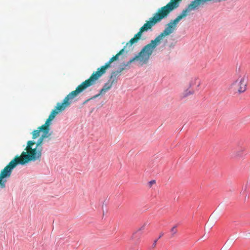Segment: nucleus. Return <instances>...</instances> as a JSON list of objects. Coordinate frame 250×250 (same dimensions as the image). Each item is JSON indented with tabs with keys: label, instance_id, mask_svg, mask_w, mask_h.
I'll return each instance as SVG.
<instances>
[{
	"label": "nucleus",
	"instance_id": "1a4fd4ad",
	"mask_svg": "<svg viewBox=\"0 0 250 250\" xmlns=\"http://www.w3.org/2000/svg\"><path fill=\"white\" fill-rule=\"evenodd\" d=\"M246 147H243L239 149L232 152L231 155V158L239 159L246 155Z\"/></svg>",
	"mask_w": 250,
	"mask_h": 250
},
{
	"label": "nucleus",
	"instance_id": "aec40b11",
	"mask_svg": "<svg viewBox=\"0 0 250 250\" xmlns=\"http://www.w3.org/2000/svg\"><path fill=\"white\" fill-rule=\"evenodd\" d=\"M89 100H87V101H85V102H87V101H88Z\"/></svg>",
	"mask_w": 250,
	"mask_h": 250
},
{
	"label": "nucleus",
	"instance_id": "39448f33",
	"mask_svg": "<svg viewBox=\"0 0 250 250\" xmlns=\"http://www.w3.org/2000/svg\"><path fill=\"white\" fill-rule=\"evenodd\" d=\"M248 76L244 72L241 73L236 80L232 84V86L239 93L245 92L248 84Z\"/></svg>",
	"mask_w": 250,
	"mask_h": 250
},
{
	"label": "nucleus",
	"instance_id": "20e7f679",
	"mask_svg": "<svg viewBox=\"0 0 250 250\" xmlns=\"http://www.w3.org/2000/svg\"><path fill=\"white\" fill-rule=\"evenodd\" d=\"M182 0H170L165 6L159 9L153 17L150 18L144 25L140 28L139 31L136 34L134 37L126 43V46H131L136 43L140 39L142 33L150 29L155 24L159 22L163 19L166 18L170 12L177 8L179 6V3Z\"/></svg>",
	"mask_w": 250,
	"mask_h": 250
},
{
	"label": "nucleus",
	"instance_id": "f8f14e48",
	"mask_svg": "<svg viewBox=\"0 0 250 250\" xmlns=\"http://www.w3.org/2000/svg\"><path fill=\"white\" fill-rule=\"evenodd\" d=\"M194 93V91L193 90L187 89L181 94V97L182 98H186L190 95H193Z\"/></svg>",
	"mask_w": 250,
	"mask_h": 250
},
{
	"label": "nucleus",
	"instance_id": "7ed1b4c3",
	"mask_svg": "<svg viewBox=\"0 0 250 250\" xmlns=\"http://www.w3.org/2000/svg\"><path fill=\"white\" fill-rule=\"evenodd\" d=\"M178 23V21H175V19L171 21L167 25L165 30L154 40H152L149 43L145 46L138 55L132 58L127 63L126 65H128L130 62L135 61H138L141 66L146 63L150 56L152 55L154 49L157 45L160 44L161 41L164 37L173 32Z\"/></svg>",
	"mask_w": 250,
	"mask_h": 250
},
{
	"label": "nucleus",
	"instance_id": "6ab92c4d",
	"mask_svg": "<svg viewBox=\"0 0 250 250\" xmlns=\"http://www.w3.org/2000/svg\"><path fill=\"white\" fill-rule=\"evenodd\" d=\"M200 83H198V86H199V85H200Z\"/></svg>",
	"mask_w": 250,
	"mask_h": 250
},
{
	"label": "nucleus",
	"instance_id": "f3484780",
	"mask_svg": "<svg viewBox=\"0 0 250 250\" xmlns=\"http://www.w3.org/2000/svg\"><path fill=\"white\" fill-rule=\"evenodd\" d=\"M156 183L155 181V180H151L150 181V182H149L148 184H149V186L150 187H151V186L153 185V184H154L155 183Z\"/></svg>",
	"mask_w": 250,
	"mask_h": 250
},
{
	"label": "nucleus",
	"instance_id": "9b49d317",
	"mask_svg": "<svg viewBox=\"0 0 250 250\" xmlns=\"http://www.w3.org/2000/svg\"><path fill=\"white\" fill-rule=\"evenodd\" d=\"M190 11L189 10L188 7L183 10L181 13L175 19V21H178L179 22L182 19L186 17Z\"/></svg>",
	"mask_w": 250,
	"mask_h": 250
},
{
	"label": "nucleus",
	"instance_id": "dca6fc26",
	"mask_svg": "<svg viewBox=\"0 0 250 250\" xmlns=\"http://www.w3.org/2000/svg\"><path fill=\"white\" fill-rule=\"evenodd\" d=\"M158 240V239H156V240H155L152 245V248H154L156 247V244H157V241Z\"/></svg>",
	"mask_w": 250,
	"mask_h": 250
},
{
	"label": "nucleus",
	"instance_id": "f03ea898",
	"mask_svg": "<svg viewBox=\"0 0 250 250\" xmlns=\"http://www.w3.org/2000/svg\"><path fill=\"white\" fill-rule=\"evenodd\" d=\"M124 52V49H121L116 55L112 57L108 62L104 65L101 66L97 69V71L94 72L91 76L85 81L79 85L74 91L70 92L67 95L63 100L57 103L54 109H65L70 107V106L75 102L76 98L80 93L85 90L87 87L94 84L96 81L103 75L105 73L106 69L110 67V65L112 62L119 59L120 55H122Z\"/></svg>",
	"mask_w": 250,
	"mask_h": 250
},
{
	"label": "nucleus",
	"instance_id": "412c9836",
	"mask_svg": "<svg viewBox=\"0 0 250 250\" xmlns=\"http://www.w3.org/2000/svg\"><path fill=\"white\" fill-rule=\"evenodd\" d=\"M89 100H87V101H85V102H87V101H88Z\"/></svg>",
	"mask_w": 250,
	"mask_h": 250
},
{
	"label": "nucleus",
	"instance_id": "f257e3e1",
	"mask_svg": "<svg viewBox=\"0 0 250 250\" xmlns=\"http://www.w3.org/2000/svg\"><path fill=\"white\" fill-rule=\"evenodd\" d=\"M61 111L53 110L45 124L38 127L37 130L34 131L33 132V139L39 137L40 136L41 133H42L41 137L35 147H34L35 143L33 141H29L28 142L27 146L26 148L27 152L23 151L20 157H17L20 161V164L24 165L29 161H35L40 160L42 150V145L43 139L48 137L51 135V133H49V126L51 125L52 121L54 120L56 115Z\"/></svg>",
	"mask_w": 250,
	"mask_h": 250
},
{
	"label": "nucleus",
	"instance_id": "9d476101",
	"mask_svg": "<svg viewBox=\"0 0 250 250\" xmlns=\"http://www.w3.org/2000/svg\"><path fill=\"white\" fill-rule=\"evenodd\" d=\"M114 83H116L113 82V81L109 79L108 82L104 84L102 89L100 90V94H102L105 93L107 90L111 88L113 84Z\"/></svg>",
	"mask_w": 250,
	"mask_h": 250
},
{
	"label": "nucleus",
	"instance_id": "4468645a",
	"mask_svg": "<svg viewBox=\"0 0 250 250\" xmlns=\"http://www.w3.org/2000/svg\"><path fill=\"white\" fill-rule=\"evenodd\" d=\"M199 81V79L197 77L192 78L191 80V82L190 83V86H192L194 84H195L196 82Z\"/></svg>",
	"mask_w": 250,
	"mask_h": 250
},
{
	"label": "nucleus",
	"instance_id": "a211bd4d",
	"mask_svg": "<svg viewBox=\"0 0 250 250\" xmlns=\"http://www.w3.org/2000/svg\"><path fill=\"white\" fill-rule=\"evenodd\" d=\"M164 235V233L163 232H161L160 234V235L159 236V237L157 238L158 239V240L159 239H160Z\"/></svg>",
	"mask_w": 250,
	"mask_h": 250
},
{
	"label": "nucleus",
	"instance_id": "423d86ee",
	"mask_svg": "<svg viewBox=\"0 0 250 250\" xmlns=\"http://www.w3.org/2000/svg\"><path fill=\"white\" fill-rule=\"evenodd\" d=\"M19 164H20V161L17 157L11 161L8 165L1 171L0 173V181H6L3 180V179L9 177L11 174L12 170Z\"/></svg>",
	"mask_w": 250,
	"mask_h": 250
},
{
	"label": "nucleus",
	"instance_id": "0eeeda50",
	"mask_svg": "<svg viewBox=\"0 0 250 250\" xmlns=\"http://www.w3.org/2000/svg\"><path fill=\"white\" fill-rule=\"evenodd\" d=\"M146 223H144L140 228H138L137 230L134 232L131 237V239L136 244L139 243L141 237L143 233V231L145 230Z\"/></svg>",
	"mask_w": 250,
	"mask_h": 250
},
{
	"label": "nucleus",
	"instance_id": "6e6552de",
	"mask_svg": "<svg viewBox=\"0 0 250 250\" xmlns=\"http://www.w3.org/2000/svg\"><path fill=\"white\" fill-rule=\"evenodd\" d=\"M131 59H130V60L128 62H127L126 63L124 64V67L120 68L119 70L112 72L110 79L113 81V82H115L116 83H117V77L119 76L120 75L121 73L125 69V67H129L131 62L128 65H126V64ZM132 62H131V63Z\"/></svg>",
	"mask_w": 250,
	"mask_h": 250
},
{
	"label": "nucleus",
	"instance_id": "2eb2a0df",
	"mask_svg": "<svg viewBox=\"0 0 250 250\" xmlns=\"http://www.w3.org/2000/svg\"><path fill=\"white\" fill-rule=\"evenodd\" d=\"M6 181H0V186L1 188H4L5 187Z\"/></svg>",
	"mask_w": 250,
	"mask_h": 250
},
{
	"label": "nucleus",
	"instance_id": "ddd939ff",
	"mask_svg": "<svg viewBox=\"0 0 250 250\" xmlns=\"http://www.w3.org/2000/svg\"><path fill=\"white\" fill-rule=\"evenodd\" d=\"M177 226L175 225L173 226L171 229H170V232L171 233V237H174V235L176 234L177 232V230L176 229Z\"/></svg>",
	"mask_w": 250,
	"mask_h": 250
}]
</instances>
